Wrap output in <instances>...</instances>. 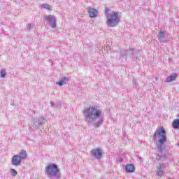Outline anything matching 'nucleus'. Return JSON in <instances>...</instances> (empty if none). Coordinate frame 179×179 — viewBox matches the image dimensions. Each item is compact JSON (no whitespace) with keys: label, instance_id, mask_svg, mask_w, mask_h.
Here are the masks:
<instances>
[{"label":"nucleus","instance_id":"obj_1","mask_svg":"<svg viewBox=\"0 0 179 179\" xmlns=\"http://www.w3.org/2000/svg\"><path fill=\"white\" fill-rule=\"evenodd\" d=\"M152 138L154 142L157 145L158 150L157 159L166 160V159H169V154L166 152V145H164L166 142H167V136H166V130H164V127L157 129Z\"/></svg>","mask_w":179,"mask_h":179},{"label":"nucleus","instance_id":"obj_2","mask_svg":"<svg viewBox=\"0 0 179 179\" xmlns=\"http://www.w3.org/2000/svg\"><path fill=\"white\" fill-rule=\"evenodd\" d=\"M84 120L88 124H93L95 128H99L104 122L103 111L97 106L86 108L83 110Z\"/></svg>","mask_w":179,"mask_h":179},{"label":"nucleus","instance_id":"obj_3","mask_svg":"<svg viewBox=\"0 0 179 179\" xmlns=\"http://www.w3.org/2000/svg\"><path fill=\"white\" fill-rule=\"evenodd\" d=\"M105 16L106 17V24L108 27H117L120 24V15L118 12L110 11V8H105Z\"/></svg>","mask_w":179,"mask_h":179},{"label":"nucleus","instance_id":"obj_4","mask_svg":"<svg viewBox=\"0 0 179 179\" xmlns=\"http://www.w3.org/2000/svg\"><path fill=\"white\" fill-rule=\"evenodd\" d=\"M45 173L50 179H61V172L58 165L50 164L45 168Z\"/></svg>","mask_w":179,"mask_h":179},{"label":"nucleus","instance_id":"obj_5","mask_svg":"<svg viewBox=\"0 0 179 179\" xmlns=\"http://www.w3.org/2000/svg\"><path fill=\"white\" fill-rule=\"evenodd\" d=\"M43 19L44 20H45V22H47L48 25L50 26L52 29L57 28V17H55V15H44Z\"/></svg>","mask_w":179,"mask_h":179},{"label":"nucleus","instance_id":"obj_6","mask_svg":"<svg viewBox=\"0 0 179 179\" xmlns=\"http://www.w3.org/2000/svg\"><path fill=\"white\" fill-rule=\"evenodd\" d=\"M167 167V164H159L157 166L156 169V176L158 177H162L166 173L164 169Z\"/></svg>","mask_w":179,"mask_h":179},{"label":"nucleus","instance_id":"obj_7","mask_svg":"<svg viewBox=\"0 0 179 179\" xmlns=\"http://www.w3.org/2000/svg\"><path fill=\"white\" fill-rule=\"evenodd\" d=\"M45 121V119L44 117H36L33 119V123L32 127L33 128H40L41 127V124L43 122Z\"/></svg>","mask_w":179,"mask_h":179},{"label":"nucleus","instance_id":"obj_8","mask_svg":"<svg viewBox=\"0 0 179 179\" xmlns=\"http://www.w3.org/2000/svg\"><path fill=\"white\" fill-rule=\"evenodd\" d=\"M92 155L93 156L94 159L100 160V159L103 157V150L100 148L94 149L92 150Z\"/></svg>","mask_w":179,"mask_h":179},{"label":"nucleus","instance_id":"obj_9","mask_svg":"<svg viewBox=\"0 0 179 179\" xmlns=\"http://www.w3.org/2000/svg\"><path fill=\"white\" fill-rule=\"evenodd\" d=\"M22 159H21L17 155H13L11 159V164L13 166H15L17 167V166H20L22 164Z\"/></svg>","mask_w":179,"mask_h":179},{"label":"nucleus","instance_id":"obj_10","mask_svg":"<svg viewBox=\"0 0 179 179\" xmlns=\"http://www.w3.org/2000/svg\"><path fill=\"white\" fill-rule=\"evenodd\" d=\"M87 10L91 18L96 17V16H97V14L99 13V11H97V10L91 7H87Z\"/></svg>","mask_w":179,"mask_h":179},{"label":"nucleus","instance_id":"obj_11","mask_svg":"<svg viewBox=\"0 0 179 179\" xmlns=\"http://www.w3.org/2000/svg\"><path fill=\"white\" fill-rule=\"evenodd\" d=\"M21 160H26L27 159V152L24 150H21L19 152L18 155H17Z\"/></svg>","mask_w":179,"mask_h":179},{"label":"nucleus","instance_id":"obj_12","mask_svg":"<svg viewBox=\"0 0 179 179\" xmlns=\"http://www.w3.org/2000/svg\"><path fill=\"white\" fill-rule=\"evenodd\" d=\"M125 171L127 173H134L135 171V166L134 164H127L125 166Z\"/></svg>","mask_w":179,"mask_h":179},{"label":"nucleus","instance_id":"obj_13","mask_svg":"<svg viewBox=\"0 0 179 179\" xmlns=\"http://www.w3.org/2000/svg\"><path fill=\"white\" fill-rule=\"evenodd\" d=\"M69 80V78L63 77L60 79V80L58 83H56L57 85H59V86H63V85H66V83Z\"/></svg>","mask_w":179,"mask_h":179},{"label":"nucleus","instance_id":"obj_14","mask_svg":"<svg viewBox=\"0 0 179 179\" xmlns=\"http://www.w3.org/2000/svg\"><path fill=\"white\" fill-rule=\"evenodd\" d=\"M177 79V74L173 73L166 78V82L170 83V82H173V80H176Z\"/></svg>","mask_w":179,"mask_h":179},{"label":"nucleus","instance_id":"obj_15","mask_svg":"<svg viewBox=\"0 0 179 179\" xmlns=\"http://www.w3.org/2000/svg\"><path fill=\"white\" fill-rule=\"evenodd\" d=\"M127 54H134V49H129V50H121L120 57H124Z\"/></svg>","mask_w":179,"mask_h":179},{"label":"nucleus","instance_id":"obj_16","mask_svg":"<svg viewBox=\"0 0 179 179\" xmlns=\"http://www.w3.org/2000/svg\"><path fill=\"white\" fill-rule=\"evenodd\" d=\"M164 36H166L164 31H160L158 34V39L159 41H162V43H164V41H162L163 38H164Z\"/></svg>","mask_w":179,"mask_h":179},{"label":"nucleus","instance_id":"obj_17","mask_svg":"<svg viewBox=\"0 0 179 179\" xmlns=\"http://www.w3.org/2000/svg\"><path fill=\"white\" fill-rule=\"evenodd\" d=\"M172 127L174 129H178V128H179V120L178 119L173 120V122L172 123Z\"/></svg>","mask_w":179,"mask_h":179},{"label":"nucleus","instance_id":"obj_18","mask_svg":"<svg viewBox=\"0 0 179 179\" xmlns=\"http://www.w3.org/2000/svg\"><path fill=\"white\" fill-rule=\"evenodd\" d=\"M41 8H43V9H47L48 10H51L52 8H51V6L49 5V4H42L41 5Z\"/></svg>","mask_w":179,"mask_h":179},{"label":"nucleus","instance_id":"obj_19","mask_svg":"<svg viewBox=\"0 0 179 179\" xmlns=\"http://www.w3.org/2000/svg\"><path fill=\"white\" fill-rule=\"evenodd\" d=\"M10 173L13 177H16V176H17V171H16L14 169H11L10 170Z\"/></svg>","mask_w":179,"mask_h":179},{"label":"nucleus","instance_id":"obj_20","mask_svg":"<svg viewBox=\"0 0 179 179\" xmlns=\"http://www.w3.org/2000/svg\"><path fill=\"white\" fill-rule=\"evenodd\" d=\"M0 76H1V78H6V71H5V69H1V70Z\"/></svg>","mask_w":179,"mask_h":179},{"label":"nucleus","instance_id":"obj_21","mask_svg":"<svg viewBox=\"0 0 179 179\" xmlns=\"http://www.w3.org/2000/svg\"><path fill=\"white\" fill-rule=\"evenodd\" d=\"M33 27H34V24H27V30H31V29H33Z\"/></svg>","mask_w":179,"mask_h":179},{"label":"nucleus","instance_id":"obj_22","mask_svg":"<svg viewBox=\"0 0 179 179\" xmlns=\"http://www.w3.org/2000/svg\"><path fill=\"white\" fill-rule=\"evenodd\" d=\"M50 106L51 107H55V104L54 103L53 101H50Z\"/></svg>","mask_w":179,"mask_h":179}]
</instances>
